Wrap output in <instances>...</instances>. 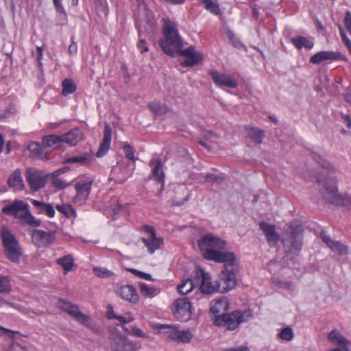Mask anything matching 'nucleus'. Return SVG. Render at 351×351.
Returning <instances> with one entry per match:
<instances>
[{
    "label": "nucleus",
    "mask_w": 351,
    "mask_h": 351,
    "mask_svg": "<svg viewBox=\"0 0 351 351\" xmlns=\"http://www.w3.org/2000/svg\"><path fill=\"white\" fill-rule=\"evenodd\" d=\"M1 238L5 257L13 263L19 262L23 253L15 237L6 228H3Z\"/></svg>",
    "instance_id": "5"
},
{
    "label": "nucleus",
    "mask_w": 351,
    "mask_h": 351,
    "mask_svg": "<svg viewBox=\"0 0 351 351\" xmlns=\"http://www.w3.org/2000/svg\"><path fill=\"white\" fill-rule=\"evenodd\" d=\"M253 317L252 310L245 311L237 310L231 313L218 315L214 319V324L216 326H226L230 330H235L240 324L246 322Z\"/></svg>",
    "instance_id": "4"
},
{
    "label": "nucleus",
    "mask_w": 351,
    "mask_h": 351,
    "mask_svg": "<svg viewBox=\"0 0 351 351\" xmlns=\"http://www.w3.org/2000/svg\"><path fill=\"white\" fill-rule=\"evenodd\" d=\"M204 137L207 141L213 143H217L219 139V136L210 131H206L204 132Z\"/></svg>",
    "instance_id": "56"
},
{
    "label": "nucleus",
    "mask_w": 351,
    "mask_h": 351,
    "mask_svg": "<svg viewBox=\"0 0 351 351\" xmlns=\"http://www.w3.org/2000/svg\"><path fill=\"white\" fill-rule=\"evenodd\" d=\"M130 335L137 338L147 339L149 335L136 325L131 326Z\"/></svg>",
    "instance_id": "49"
},
{
    "label": "nucleus",
    "mask_w": 351,
    "mask_h": 351,
    "mask_svg": "<svg viewBox=\"0 0 351 351\" xmlns=\"http://www.w3.org/2000/svg\"><path fill=\"white\" fill-rule=\"evenodd\" d=\"M56 263L62 267L64 274L72 271L75 267L74 258L70 254L58 258Z\"/></svg>",
    "instance_id": "31"
},
{
    "label": "nucleus",
    "mask_w": 351,
    "mask_h": 351,
    "mask_svg": "<svg viewBox=\"0 0 351 351\" xmlns=\"http://www.w3.org/2000/svg\"><path fill=\"white\" fill-rule=\"evenodd\" d=\"M318 181L324 186L323 198L328 203L335 204L340 195L337 190V180L335 178H328L326 180Z\"/></svg>",
    "instance_id": "12"
},
{
    "label": "nucleus",
    "mask_w": 351,
    "mask_h": 351,
    "mask_svg": "<svg viewBox=\"0 0 351 351\" xmlns=\"http://www.w3.org/2000/svg\"><path fill=\"white\" fill-rule=\"evenodd\" d=\"M8 184L10 187L15 190H23L25 187L23 178L21 177V171L17 169L9 176L8 179Z\"/></svg>",
    "instance_id": "27"
},
{
    "label": "nucleus",
    "mask_w": 351,
    "mask_h": 351,
    "mask_svg": "<svg viewBox=\"0 0 351 351\" xmlns=\"http://www.w3.org/2000/svg\"><path fill=\"white\" fill-rule=\"evenodd\" d=\"M138 48L141 50V53L148 51V47L144 40H141L138 43Z\"/></svg>",
    "instance_id": "63"
},
{
    "label": "nucleus",
    "mask_w": 351,
    "mask_h": 351,
    "mask_svg": "<svg viewBox=\"0 0 351 351\" xmlns=\"http://www.w3.org/2000/svg\"><path fill=\"white\" fill-rule=\"evenodd\" d=\"M275 285L289 292H293L296 289V287L294 282L291 281H283L280 280H276L274 281Z\"/></svg>",
    "instance_id": "43"
},
{
    "label": "nucleus",
    "mask_w": 351,
    "mask_h": 351,
    "mask_svg": "<svg viewBox=\"0 0 351 351\" xmlns=\"http://www.w3.org/2000/svg\"><path fill=\"white\" fill-rule=\"evenodd\" d=\"M247 136L256 144H261L264 136V131L258 128L245 126Z\"/></svg>",
    "instance_id": "32"
},
{
    "label": "nucleus",
    "mask_w": 351,
    "mask_h": 351,
    "mask_svg": "<svg viewBox=\"0 0 351 351\" xmlns=\"http://www.w3.org/2000/svg\"><path fill=\"white\" fill-rule=\"evenodd\" d=\"M141 241L145 246L147 247V250L150 254H154V252L159 249L163 244L162 239L157 237L156 235L154 237L152 236L147 238H142Z\"/></svg>",
    "instance_id": "30"
},
{
    "label": "nucleus",
    "mask_w": 351,
    "mask_h": 351,
    "mask_svg": "<svg viewBox=\"0 0 351 351\" xmlns=\"http://www.w3.org/2000/svg\"><path fill=\"white\" fill-rule=\"evenodd\" d=\"M178 53L186 58L182 63L184 66H193L199 63L203 58L202 53L196 51L193 46L180 50Z\"/></svg>",
    "instance_id": "17"
},
{
    "label": "nucleus",
    "mask_w": 351,
    "mask_h": 351,
    "mask_svg": "<svg viewBox=\"0 0 351 351\" xmlns=\"http://www.w3.org/2000/svg\"><path fill=\"white\" fill-rule=\"evenodd\" d=\"M36 51H37L36 60L38 62L39 66L41 67L42 66L41 60L43 58V47H37Z\"/></svg>",
    "instance_id": "62"
},
{
    "label": "nucleus",
    "mask_w": 351,
    "mask_h": 351,
    "mask_svg": "<svg viewBox=\"0 0 351 351\" xmlns=\"http://www.w3.org/2000/svg\"><path fill=\"white\" fill-rule=\"evenodd\" d=\"M56 237V232L54 230L45 232L35 229L32 233V242L38 247L49 246L54 241Z\"/></svg>",
    "instance_id": "13"
},
{
    "label": "nucleus",
    "mask_w": 351,
    "mask_h": 351,
    "mask_svg": "<svg viewBox=\"0 0 351 351\" xmlns=\"http://www.w3.org/2000/svg\"><path fill=\"white\" fill-rule=\"evenodd\" d=\"M302 226H298L295 228L290 227V231L287 232L283 243L288 255H296L300 251L302 245Z\"/></svg>",
    "instance_id": "8"
},
{
    "label": "nucleus",
    "mask_w": 351,
    "mask_h": 351,
    "mask_svg": "<svg viewBox=\"0 0 351 351\" xmlns=\"http://www.w3.org/2000/svg\"><path fill=\"white\" fill-rule=\"evenodd\" d=\"M328 340L334 345L341 346L345 351H350V341L346 338L339 331L336 329L332 330L328 335Z\"/></svg>",
    "instance_id": "21"
},
{
    "label": "nucleus",
    "mask_w": 351,
    "mask_h": 351,
    "mask_svg": "<svg viewBox=\"0 0 351 351\" xmlns=\"http://www.w3.org/2000/svg\"><path fill=\"white\" fill-rule=\"evenodd\" d=\"M0 330H1L3 332L6 333L8 335V337L10 338L13 341L15 339L14 335H20V332L18 331L11 330L10 329L5 328L1 326H0Z\"/></svg>",
    "instance_id": "58"
},
{
    "label": "nucleus",
    "mask_w": 351,
    "mask_h": 351,
    "mask_svg": "<svg viewBox=\"0 0 351 351\" xmlns=\"http://www.w3.org/2000/svg\"><path fill=\"white\" fill-rule=\"evenodd\" d=\"M191 304L188 298L183 296L174 301L171 311L178 319L186 322L191 317Z\"/></svg>",
    "instance_id": "10"
},
{
    "label": "nucleus",
    "mask_w": 351,
    "mask_h": 351,
    "mask_svg": "<svg viewBox=\"0 0 351 351\" xmlns=\"http://www.w3.org/2000/svg\"><path fill=\"white\" fill-rule=\"evenodd\" d=\"M62 94L66 96L69 94L73 93L76 90V86L73 82L70 79H65L62 83Z\"/></svg>",
    "instance_id": "40"
},
{
    "label": "nucleus",
    "mask_w": 351,
    "mask_h": 351,
    "mask_svg": "<svg viewBox=\"0 0 351 351\" xmlns=\"http://www.w3.org/2000/svg\"><path fill=\"white\" fill-rule=\"evenodd\" d=\"M92 157L90 154H84L80 156H72L66 158L65 162L67 163H80L81 165L90 164Z\"/></svg>",
    "instance_id": "34"
},
{
    "label": "nucleus",
    "mask_w": 351,
    "mask_h": 351,
    "mask_svg": "<svg viewBox=\"0 0 351 351\" xmlns=\"http://www.w3.org/2000/svg\"><path fill=\"white\" fill-rule=\"evenodd\" d=\"M93 271L95 276L99 278H110L113 275V273L106 268L94 267Z\"/></svg>",
    "instance_id": "46"
},
{
    "label": "nucleus",
    "mask_w": 351,
    "mask_h": 351,
    "mask_svg": "<svg viewBox=\"0 0 351 351\" xmlns=\"http://www.w3.org/2000/svg\"><path fill=\"white\" fill-rule=\"evenodd\" d=\"M68 51L70 55H74L77 53V47L73 40H72L71 44L69 46Z\"/></svg>",
    "instance_id": "64"
},
{
    "label": "nucleus",
    "mask_w": 351,
    "mask_h": 351,
    "mask_svg": "<svg viewBox=\"0 0 351 351\" xmlns=\"http://www.w3.org/2000/svg\"><path fill=\"white\" fill-rule=\"evenodd\" d=\"M335 205L341 206H347L351 205V195L347 194H340V195L338 197V199L335 203Z\"/></svg>",
    "instance_id": "50"
},
{
    "label": "nucleus",
    "mask_w": 351,
    "mask_h": 351,
    "mask_svg": "<svg viewBox=\"0 0 351 351\" xmlns=\"http://www.w3.org/2000/svg\"><path fill=\"white\" fill-rule=\"evenodd\" d=\"M237 284V278L234 272L225 268L219 276V291L226 293L232 289Z\"/></svg>",
    "instance_id": "14"
},
{
    "label": "nucleus",
    "mask_w": 351,
    "mask_h": 351,
    "mask_svg": "<svg viewBox=\"0 0 351 351\" xmlns=\"http://www.w3.org/2000/svg\"><path fill=\"white\" fill-rule=\"evenodd\" d=\"M28 150L30 152V156L34 158L42 159V148L39 143L34 142L29 145Z\"/></svg>",
    "instance_id": "42"
},
{
    "label": "nucleus",
    "mask_w": 351,
    "mask_h": 351,
    "mask_svg": "<svg viewBox=\"0 0 351 351\" xmlns=\"http://www.w3.org/2000/svg\"><path fill=\"white\" fill-rule=\"evenodd\" d=\"M228 38L233 43L234 47L239 48L243 46L241 42L236 38L235 35L232 32L228 33Z\"/></svg>",
    "instance_id": "59"
},
{
    "label": "nucleus",
    "mask_w": 351,
    "mask_h": 351,
    "mask_svg": "<svg viewBox=\"0 0 351 351\" xmlns=\"http://www.w3.org/2000/svg\"><path fill=\"white\" fill-rule=\"evenodd\" d=\"M128 271L132 272L135 276H138L143 279L147 280H152V276L149 274H146V273L138 271L135 269H129Z\"/></svg>",
    "instance_id": "54"
},
{
    "label": "nucleus",
    "mask_w": 351,
    "mask_h": 351,
    "mask_svg": "<svg viewBox=\"0 0 351 351\" xmlns=\"http://www.w3.org/2000/svg\"><path fill=\"white\" fill-rule=\"evenodd\" d=\"M204 3L205 8L209 10L210 12L219 15L221 13V10L218 4L215 3L211 0H200Z\"/></svg>",
    "instance_id": "45"
},
{
    "label": "nucleus",
    "mask_w": 351,
    "mask_h": 351,
    "mask_svg": "<svg viewBox=\"0 0 351 351\" xmlns=\"http://www.w3.org/2000/svg\"><path fill=\"white\" fill-rule=\"evenodd\" d=\"M344 21L346 29L351 36V13L350 12H346Z\"/></svg>",
    "instance_id": "60"
},
{
    "label": "nucleus",
    "mask_w": 351,
    "mask_h": 351,
    "mask_svg": "<svg viewBox=\"0 0 351 351\" xmlns=\"http://www.w3.org/2000/svg\"><path fill=\"white\" fill-rule=\"evenodd\" d=\"M57 306L60 309L66 312L69 315L89 328L94 333L98 335L102 333V329L91 319L90 316L80 311L77 305L72 304L69 301L60 299L57 302Z\"/></svg>",
    "instance_id": "3"
},
{
    "label": "nucleus",
    "mask_w": 351,
    "mask_h": 351,
    "mask_svg": "<svg viewBox=\"0 0 351 351\" xmlns=\"http://www.w3.org/2000/svg\"><path fill=\"white\" fill-rule=\"evenodd\" d=\"M12 291L10 278L0 275V293L8 294Z\"/></svg>",
    "instance_id": "41"
},
{
    "label": "nucleus",
    "mask_w": 351,
    "mask_h": 351,
    "mask_svg": "<svg viewBox=\"0 0 351 351\" xmlns=\"http://www.w3.org/2000/svg\"><path fill=\"white\" fill-rule=\"evenodd\" d=\"M157 328L159 332L165 336L166 339L169 341H175L179 330L176 326L167 324H160Z\"/></svg>",
    "instance_id": "29"
},
{
    "label": "nucleus",
    "mask_w": 351,
    "mask_h": 351,
    "mask_svg": "<svg viewBox=\"0 0 351 351\" xmlns=\"http://www.w3.org/2000/svg\"><path fill=\"white\" fill-rule=\"evenodd\" d=\"M112 129L109 124H106L102 141L99 145V149L96 153L97 157L104 156L110 149L111 143Z\"/></svg>",
    "instance_id": "20"
},
{
    "label": "nucleus",
    "mask_w": 351,
    "mask_h": 351,
    "mask_svg": "<svg viewBox=\"0 0 351 351\" xmlns=\"http://www.w3.org/2000/svg\"><path fill=\"white\" fill-rule=\"evenodd\" d=\"M149 109L156 115H163L168 111V107L159 101H154L149 104Z\"/></svg>",
    "instance_id": "35"
},
{
    "label": "nucleus",
    "mask_w": 351,
    "mask_h": 351,
    "mask_svg": "<svg viewBox=\"0 0 351 351\" xmlns=\"http://www.w3.org/2000/svg\"><path fill=\"white\" fill-rule=\"evenodd\" d=\"M195 280L202 293L210 294L219 291L217 281L213 282L210 275L199 267L196 268Z\"/></svg>",
    "instance_id": "9"
},
{
    "label": "nucleus",
    "mask_w": 351,
    "mask_h": 351,
    "mask_svg": "<svg viewBox=\"0 0 351 351\" xmlns=\"http://www.w3.org/2000/svg\"><path fill=\"white\" fill-rule=\"evenodd\" d=\"M2 213L12 215L19 219L21 223L32 227H38L41 223L40 220L37 219L30 213L29 205L21 200L16 199L5 206L2 208Z\"/></svg>",
    "instance_id": "2"
},
{
    "label": "nucleus",
    "mask_w": 351,
    "mask_h": 351,
    "mask_svg": "<svg viewBox=\"0 0 351 351\" xmlns=\"http://www.w3.org/2000/svg\"><path fill=\"white\" fill-rule=\"evenodd\" d=\"M260 227L263 231L269 245H275L280 239L279 235L276 231L275 226L266 222H261Z\"/></svg>",
    "instance_id": "22"
},
{
    "label": "nucleus",
    "mask_w": 351,
    "mask_h": 351,
    "mask_svg": "<svg viewBox=\"0 0 351 351\" xmlns=\"http://www.w3.org/2000/svg\"><path fill=\"white\" fill-rule=\"evenodd\" d=\"M321 237L322 240L333 252L341 255L347 254L348 247L341 242L333 241L330 237L323 233L321 234Z\"/></svg>",
    "instance_id": "25"
},
{
    "label": "nucleus",
    "mask_w": 351,
    "mask_h": 351,
    "mask_svg": "<svg viewBox=\"0 0 351 351\" xmlns=\"http://www.w3.org/2000/svg\"><path fill=\"white\" fill-rule=\"evenodd\" d=\"M123 150L125 154V157L130 160L134 161L136 160V158L134 156V153L133 151V148L132 146L128 143H125L123 146Z\"/></svg>",
    "instance_id": "51"
},
{
    "label": "nucleus",
    "mask_w": 351,
    "mask_h": 351,
    "mask_svg": "<svg viewBox=\"0 0 351 351\" xmlns=\"http://www.w3.org/2000/svg\"><path fill=\"white\" fill-rule=\"evenodd\" d=\"M108 339L110 351H138L140 348L117 329L110 331Z\"/></svg>",
    "instance_id": "6"
},
{
    "label": "nucleus",
    "mask_w": 351,
    "mask_h": 351,
    "mask_svg": "<svg viewBox=\"0 0 351 351\" xmlns=\"http://www.w3.org/2000/svg\"><path fill=\"white\" fill-rule=\"evenodd\" d=\"M229 309L228 300L223 297L218 300H213L210 302V311L216 318L218 315H226V312Z\"/></svg>",
    "instance_id": "19"
},
{
    "label": "nucleus",
    "mask_w": 351,
    "mask_h": 351,
    "mask_svg": "<svg viewBox=\"0 0 351 351\" xmlns=\"http://www.w3.org/2000/svg\"><path fill=\"white\" fill-rule=\"evenodd\" d=\"M56 209L67 217H76L75 210L69 204L57 205Z\"/></svg>",
    "instance_id": "44"
},
{
    "label": "nucleus",
    "mask_w": 351,
    "mask_h": 351,
    "mask_svg": "<svg viewBox=\"0 0 351 351\" xmlns=\"http://www.w3.org/2000/svg\"><path fill=\"white\" fill-rule=\"evenodd\" d=\"M210 75L215 84L219 86H225L230 88L237 87V82L228 75L213 70L210 71Z\"/></svg>",
    "instance_id": "18"
},
{
    "label": "nucleus",
    "mask_w": 351,
    "mask_h": 351,
    "mask_svg": "<svg viewBox=\"0 0 351 351\" xmlns=\"http://www.w3.org/2000/svg\"><path fill=\"white\" fill-rule=\"evenodd\" d=\"M53 1L57 12L66 16V12L62 5L61 0H53Z\"/></svg>",
    "instance_id": "61"
},
{
    "label": "nucleus",
    "mask_w": 351,
    "mask_h": 351,
    "mask_svg": "<svg viewBox=\"0 0 351 351\" xmlns=\"http://www.w3.org/2000/svg\"><path fill=\"white\" fill-rule=\"evenodd\" d=\"M118 293L122 299L130 303L135 304L138 300V293L134 287L132 285H123L121 287Z\"/></svg>",
    "instance_id": "23"
},
{
    "label": "nucleus",
    "mask_w": 351,
    "mask_h": 351,
    "mask_svg": "<svg viewBox=\"0 0 351 351\" xmlns=\"http://www.w3.org/2000/svg\"><path fill=\"white\" fill-rule=\"evenodd\" d=\"M198 245L203 252V256L208 260L210 259L209 253H217L226 247V242L212 233L203 236L198 241Z\"/></svg>",
    "instance_id": "7"
},
{
    "label": "nucleus",
    "mask_w": 351,
    "mask_h": 351,
    "mask_svg": "<svg viewBox=\"0 0 351 351\" xmlns=\"http://www.w3.org/2000/svg\"><path fill=\"white\" fill-rule=\"evenodd\" d=\"M278 336L282 340L290 341L293 339L294 335L290 327H286L280 331Z\"/></svg>",
    "instance_id": "48"
},
{
    "label": "nucleus",
    "mask_w": 351,
    "mask_h": 351,
    "mask_svg": "<svg viewBox=\"0 0 351 351\" xmlns=\"http://www.w3.org/2000/svg\"><path fill=\"white\" fill-rule=\"evenodd\" d=\"M110 204L114 213H116L122 208L121 205L119 204V199L117 197L112 198L110 200Z\"/></svg>",
    "instance_id": "57"
},
{
    "label": "nucleus",
    "mask_w": 351,
    "mask_h": 351,
    "mask_svg": "<svg viewBox=\"0 0 351 351\" xmlns=\"http://www.w3.org/2000/svg\"><path fill=\"white\" fill-rule=\"evenodd\" d=\"M163 38L160 40V46L165 53L173 56L181 50L182 38L174 23L169 19H163Z\"/></svg>",
    "instance_id": "1"
},
{
    "label": "nucleus",
    "mask_w": 351,
    "mask_h": 351,
    "mask_svg": "<svg viewBox=\"0 0 351 351\" xmlns=\"http://www.w3.org/2000/svg\"><path fill=\"white\" fill-rule=\"evenodd\" d=\"M195 280L191 279L184 280L182 283L178 286V291L182 295H186L191 292L195 287Z\"/></svg>",
    "instance_id": "37"
},
{
    "label": "nucleus",
    "mask_w": 351,
    "mask_h": 351,
    "mask_svg": "<svg viewBox=\"0 0 351 351\" xmlns=\"http://www.w3.org/2000/svg\"><path fill=\"white\" fill-rule=\"evenodd\" d=\"M82 139V132L78 128H74L62 136V143L71 146L76 145Z\"/></svg>",
    "instance_id": "26"
},
{
    "label": "nucleus",
    "mask_w": 351,
    "mask_h": 351,
    "mask_svg": "<svg viewBox=\"0 0 351 351\" xmlns=\"http://www.w3.org/2000/svg\"><path fill=\"white\" fill-rule=\"evenodd\" d=\"M53 184L58 189H64L69 186V183L58 178H53Z\"/></svg>",
    "instance_id": "53"
},
{
    "label": "nucleus",
    "mask_w": 351,
    "mask_h": 351,
    "mask_svg": "<svg viewBox=\"0 0 351 351\" xmlns=\"http://www.w3.org/2000/svg\"><path fill=\"white\" fill-rule=\"evenodd\" d=\"M25 178L30 189L34 192L43 188L47 182V177L44 173L36 169H27Z\"/></svg>",
    "instance_id": "11"
},
{
    "label": "nucleus",
    "mask_w": 351,
    "mask_h": 351,
    "mask_svg": "<svg viewBox=\"0 0 351 351\" xmlns=\"http://www.w3.org/2000/svg\"><path fill=\"white\" fill-rule=\"evenodd\" d=\"M191 338L192 334L190 331L179 330L175 341L178 342L187 343L190 341Z\"/></svg>",
    "instance_id": "47"
},
{
    "label": "nucleus",
    "mask_w": 351,
    "mask_h": 351,
    "mask_svg": "<svg viewBox=\"0 0 351 351\" xmlns=\"http://www.w3.org/2000/svg\"><path fill=\"white\" fill-rule=\"evenodd\" d=\"M291 43L298 49L303 47L311 49L313 47V43L303 36L291 38Z\"/></svg>",
    "instance_id": "33"
},
{
    "label": "nucleus",
    "mask_w": 351,
    "mask_h": 351,
    "mask_svg": "<svg viewBox=\"0 0 351 351\" xmlns=\"http://www.w3.org/2000/svg\"><path fill=\"white\" fill-rule=\"evenodd\" d=\"M5 304H8L10 306H11V307L18 310L19 311H20V312H21L23 313H25V314L29 315L31 312H32L29 309L24 308V307H23V306H20L19 304H16L15 303L7 302V303H5Z\"/></svg>",
    "instance_id": "55"
},
{
    "label": "nucleus",
    "mask_w": 351,
    "mask_h": 351,
    "mask_svg": "<svg viewBox=\"0 0 351 351\" xmlns=\"http://www.w3.org/2000/svg\"><path fill=\"white\" fill-rule=\"evenodd\" d=\"M62 143V136L49 135L43 138V143L45 147H58Z\"/></svg>",
    "instance_id": "38"
},
{
    "label": "nucleus",
    "mask_w": 351,
    "mask_h": 351,
    "mask_svg": "<svg viewBox=\"0 0 351 351\" xmlns=\"http://www.w3.org/2000/svg\"><path fill=\"white\" fill-rule=\"evenodd\" d=\"M93 184L92 180H88L84 182H77L75 184V189L76 190V195L73 197V202L79 204L80 205L83 204L88 199Z\"/></svg>",
    "instance_id": "15"
},
{
    "label": "nucleus",
    "mask_w": 351,
    "mask_h": 351,
    "mask_svg": "<svg viewBox=\"0 0 351 351\" xmlns=\"http://www.w3.org/2000/svg\"><path fill=\"white\" fill-rule=\"evenodd\" d=\"M314 159L324 168L327 169H333V166L328 161H327L325 158H322L319 155H315Z\"/></svg>",
    "instance_id": "52"
},
{
    "label": "nucleus",
    "mask_w": 351,
    "mask_h": 351,
    "mask_svg": "<svg viewBox=\"0 0 351 351\" xmlns=\"http://www.w3.org/2000/svg\"><path fill=\"white\" fill-rule=\"evenodd\" d=\"M210 255V261L216 263H224L225 268L229 267H234L237 265V259L236 255L230 252L218 251L217 253H209Z\"/></svg>",
    "instance_id": "16"
},
{
    "label": "nucleus",
    "mask_w": 351,
    "mask_h": 351,
    "mask_svg": "<svg viewBox=\"0 0 351 351\" xmlns=\"http://www.w3.org/2000/svg\"><path fill=\"white\" fill-rule=\"evenodd\" d=\"M141 293L145 297L152 298L158 293V289L154 287H149L145 283H139Z\"/></svg>",
    "instance_id": "39"
},
{
    "label": "nucleus",
    "mask_w": 351,
    "mask_h": 351,
    "mask_svg": "<svg viewBox=\"0 0 351 351\" xmlns=\"http://www.w3.org/2000/svg\"><path fill=\"white\" fill-rule=\"evenodd\" d=\"M162 166L161 160H157L152 169V175L155 178L156 180L163 184L165 180V174Z\"/></svg>",
    "instance_id": "36"
},
{
    "label": "nucleus",
    "mask_w": 351,
    "mask_h": 351,
    "mask_svg": "<svg viewBox=\"0 0 351 351\" xmlns=\"http://www.w3.org/2000/svg\"><path fill=\"white\" fill-rule=\"evenodd\" d=\"M340 54L331 51H323L318 52L311 58V62L319 64L324 60H334L339 58Z\"/></svg>",
    "instance_id": "24"
},
{
    "label": "nucleus",
    "mask_w": 351,
    "mask_h": 351,
    "mask_svg": "<svg viewBox=\"0 0 351 351\" xmlns=\"http://www.w3.org/2000/svg\"><path fill=\"white\" fill-rule=\"evenodd\" d=\"M32 204L37 209L38 214H45L49 217H53L54 216L55 210L51 204L45 203L36 199H32Z\"/></svg>",
    "instance_id": "28"
}]
</instances>
